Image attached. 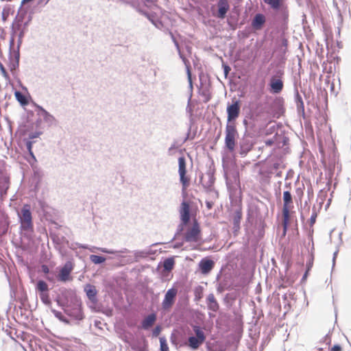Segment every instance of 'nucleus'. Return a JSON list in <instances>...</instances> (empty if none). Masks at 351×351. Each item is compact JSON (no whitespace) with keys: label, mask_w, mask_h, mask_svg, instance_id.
Returning <instances> with one entry per match:
<instances>
[{"label":"nucleus","mask_w":351,"mask_h":351,"mask_svg":"<svg viewBox=\"0 0 351 351\" xmlns=\"http://www.w3.org/2000/svg\"><path fill=\"white\" fill-rule=\"evenodd\" d=\"M156 320V316L154 313L147 316L142 322V327L144 329H148L154 325Z\"/></svg>","instance_id":"obj_17"},{"label":"nucleus","mask_w":351,"mask_h":351,"mask_svg":"<svg viewBox=\"0 0 351 351\" xmlns=\"http://www.w3.org/2000/svg\"><path fill=\"white\" fill-rule=\"evenodd\" d=\"M241 218V212H237V217L235 218V221H239Z\"/></svg>","instance_id":"obj_34"},{"label":"nucleus","mask_w":351,"mask_h":351,"mask_svg":"<svg viewBox=\"0 0 351 351\" xmlns=\"http://www.w3.org/2000/svg\"><path fill=\"white\" fill-rule=\"evenodd\" d=\"M271 173V171H267L265 170L263 168H262L259 171V174L262 176H268Z\"/></svg>","instance_id":"obj_25"},{"label":"nucleus","mask_w":351,"mask_h":351,"mask_svg":"<svg viewBox=\"0 0 351 351\" xmlns=\"http://www.w3.org/2000/svg\"><path fill=\"white\" fill-rule=\"evenodd\" d=\"M27 147H28V149H29V152L32 153L31 152V149H32V143L31 142H29L27 143Z\"/></svg>","instance_id":"obj_38"},{"label":"nucleus","mask_w":351,"mask_h":351,"mask_svg":"<svg viewBox=\"0 0 351 351\" xmlns=\"http://www.w3.org/2000/svg\"><path fill=\"white\" fill-rule=\"evenodd\" d=\"M308 271H309L308 270H306V272H305V274H304L303 278H302V280H305L306 279V278H307V276H308Z\"/></svg>","instance_id":"obj_36"},{"label":"nucleus","mask_w":351,"mask_h":351,"mask_svg":"<svg viewBox=\"0 0 351 351\" xmlns=\"http://www.w3.org/2000/svg\"><path fill=\"white\" fill-rule=\"evenodd\" d=\"M313 258H311V259L307 263V269L306 270H310L313 266Z\"/></svg>","instance_id":"obj_28"},{"label":"nucleus","mask_w":351,"mask_h":351,"mask_svg":"<svg viewBox=\"0 0 351 351\" xmlns=\"http://www.w3.org/2000/svg\"><path fill=\"white\" fill-rule=\"evenodd\" d=\"M160 351H169L167 340L165 337L160 338Z\"/></svg>","instance_id":"obj_23"},{"label":"nucleus","mask_w":351,"mask_h":351,"mask_svg":"<svg viewBox=\"0 0 351 351\" xmlns=\"http://www.w3.org/2000/svg\"><path fill=\"white\" fill-rule=\"evenodd\" d=\"M188 77H189V80L190 81V83H191V71L189 69H188Z\"/></svg>","instance_id":"obj_37"},{"label":"nucleus","mask_w":351,"mask_h":351,"mask_svg":"<svg viewBox=\"0 0 351 351\" xmlns=\"http://www.w3.org/2000/svg\"><path fill=\"white\" fill-rule=\"evenodd\" d=\"M40 297L41 300L45 304L50 303V299H49V296L48 292L40 293Z\"/></svg>","instance_id":"obj_24"},{"label":"nucleus","mask_w":351,"mask_h":351,"mask_svg":"<svg viewBox=\"0 0 351 351\" xmlns=\"http://www.w3.org/2000/svg\"><path fill=\"white\" fill-rule=\"evenodd\" d=\"M240 108L239 101H233L232 104L227 106L228 123H234L240 114Z\"/></svg>","instance_id":"obj_7"},{"label":"nucleus","mask_w":351,"mask_h":351,"mask_svg":"<svg viewBox=\"0 0 351 351\" xmlns=\"http://www.w3.org/2000/svg\"><path fill=\"white\" fill-rule=\"evenodd\" d=\"M265 22V17L262 14H257L254 16L252 22V27L256 29H260L262 27V25Z\"/></svg>","instance_id":"obj_16"},{"label":"nucleus","mask_w":351,"mask_h":351,"mask_svg":"<svg viewBox=\"0 0 351 351\" xmlns=\"http://www.w3.org/2000/svg\"><path fill=\"white\" fill-rule=\"evenodd\" d=\"M42 271L45 273V274H48L49 272V267L45 265H43L42 266Z\"/></svg>","instance_id":"obj_29"},{"label":"nucleus","mask_w":351,"mask_h":351,"mask_svg":"<svg viewBox=\"0 0 351 351\" xmlns=\"http://www.w3.org/2000/svg\"><path fill=\"white\" fill-rule=\"evenodd\" d=\"M20 221L21 227L23 230H29L32 228V217L30 211V206L25 204L21 209V213L20 215Z\"/></svg>","instance_id":"obj_6"},{"label":"nucleus","mask_w":351,"mask_h":351,"mask_svg":"<svg viewBox=\"0 0 351 351\" xmlns=\"http://www.w3.org/2000/svg\"><path fill=\"white\" fill-rule=\"evenodd\" d=\"M16 100L23 106H25L28 104L26 97L20 91H16L14 93Z\"/></svg>","instance_id":"obj_20"},{"label":"nucleus","mask_w":351,"mask_h":351,"mask_svg":"<svg viewBox=\"0 0 351 351\" xmlns=\"http://www.w3.org/2000/svg\"><path fill=\"white\" fill-rule=\"evenodd\" d=\"M295 192H296L297 195H298V197H300V199H301L303 196V194H304L303 189L298 188L296 189Z\"/></svg>","instance_id":"obj_27"},{"label":"nucleus","mask_w":351,"mask_h":351,"mask_svg":"<svg viewBox=\"0 0 351 351\" xmlns=\"http://www.w3.org/2000/svg\"><path fill=\"white\" fill-rule=\"evenodd\" d=\"M274 169H278V164H274Z\"/></svg>","instance_id":"obj_40"},{"label":"nucleus","mask_w":351,"mask_h":351,"mask_svg":"<svg viewBox=\"0 0 351 351\" xmlns=\"http://www.w3.org/2000/svg\"><path fill=\"white\" fill-rule=\"evenodd\" d=\"M207 305L208 308L214 312H217L219 310V306L213 293L208 295Z\"/></svg>","instance_id":"obj_15"},{"label":"nucleus","mask_w":351,"mask_h":351,"mask_svg":"<svg viewBox=\"0 0 351 351\" xmlns=\"http://www.w3.org/2000/svg\"><path fill=\"white\" fill-rule=\"evenodd\" d=\"M156 335H158L159 333V330H156Z\"/></svg>","instance_id":"obj_43"},{"label":"nucleus","mask_w":351,"mask_h":351,"mask_svg":"<svg viewBox=\"0 0 351 351\" xmlns=\"http://www.w3.org/2000/svg\"><path fill=\"white\" fill-rule=\"evenodd\" d=\"M178 173L182 190L186 191L190 184V178L186 176V163L184 156L178 158Z\"/></svg>","instance_id":"obj_5"},{"label":"nucleus","mask_w":351,"mask_h":351,"mask_svg":"<svg viewBox=\"0 0 351 351\" xmlns=\"http://www.w3.org/2000/svg\"><path fill=\"white\" fill-rule=\"evenodd\" d=\"M73 269V263L71 261L66 262L60 270L58 276V280L61 282H66L72 280L71 273Z\"/></svg>","instance_id":"obj_9"},{"label":"nucleus","mask_w":351,"mask_h":351,"mask_svg":"<svg viewBox=\"0 0 351 351\" xmlns=\"http://www.w3.org/2000/svg\"><path fill=\"white\" fill-rule=\"evenodd\" d=\"M282 45L286 49L288 45V40L286 38H283L282 40Z\"/></svg>","instance_id":"obj_30"},{"label":"nucleus","mask_w":351,"mask_h":351,"mask_svg":"<svg viewBox=\"0 0 351 351\" xmlns=\"http://www.w3.org/2000/svg\"><path fill=\"white\" fill-rule=\"evenodd\" d=\"M263 1L276 10H279L284 3V0H263Z\"/></svg>","instance_id":"obj_18"},{"label":"nucleus","mask_w":351,"mask_h":351,"mask_svg":"<svg viewBox=\"0 0 351 351\" xmlns=\"http://www.w3.org/2000/svg\"><path fill=\"white\" fill-rule=\"evenodd\" d=\"M225 145L230 152H233L237 145L239 134L235 123H227L226 126Z\"/></svg>","instance_id":"obj_2"},{"label":"nucleus","mask_w":351,"mask_h":351,"mask_svg":"<svg viewBox=\"0 0 351 351\" xmlns=\"http://www.w3.org/2000/svg\"><path fill=\"white\" fill-rule=\"evenodd\" d=\"M178 290L176 288L169 289L165 293L164 300L162 302V307L165 311H169L175 303Z\"/></svg>","instance_id":"obj_8"},{"label":"nucleus","mask_w":351,"mask_h":351,"mask_svg":"<svg viewBox=\"0 0 351 351\" xmlns=\"http://www.w3.org/2000/svg\"><path fill=\"white\" fill-rule=\"evenodd\" d=\"M84 290L86 293V295H87V297L88 298V299L94 303L96 302L97 292L95 287L93 285H87L85 287Z\"/></svg>","instance_id":"obj_14"},{"label":"nucleus","mask_w":351,"mask_h":351,"mask_svg":"<svg viewBox=\"0 0 351 351\" xmlns=\"http://www.w3.org/2000/svg\"><path fill=\"white\" fill-rule=\"evenodd\" d=\"M36 289L40 292V293H46L49 291L47 284L43 280H39L37 282Z\"/></svg>","instance_id":"obj_21"},{"label":"nucleus","mask_w":351,"mask_h":351,"mask_svg":"<svg viewBox=\"0 0 351 351\" xmlns=\"http://www.w3.org/2000/svg\"><path fill=\"white\" fill-rule=\"evenodd\" d=\"M280 75L273 76L270 80L269 86L271 87V90L274 93H279L283 88L284 84L283 82L281 80V77L283 75V72H279Z\"/></svg>","instance_id":"obj_10"},{"label":"nucleus","mask_w":351,"mask_h":351,"mask_svg":"<svg viewBox=\"0 0 351 351\" xmlns=\"http://www.w3.org/2000/svg\"><path fill=\"white\" fill-rule=\"evenodd\" d=\"M214 261L210 259L204 258L199 263L201 272L204 274H208L214 267Z\"/></svg>","instance_id":"obj_13"},{"label":"nucleus","mask_w":351,"mask_h":351,"mask_svg":"<svg viewBox=\"0 0 351 351\" xmlns=\"http://www.w3.org/2000/svg\"><path fill=\"white\" fill-rule=\"evenodd\" d=\"M206 206L208 209H210L212 208V204L210 202H206Z\"/></svg>","instance_id":"obj_39"},{"label":"nucleus","mask_w":351,"mask_h":351,"mask_svg":"<svg viewBox=\"0 0 351 351\" xmlns=\"http://www.w3.org/2000/svg\"><path fill=\"white\" fill-rule=\"evenodd\" d=\"M156 335H158L159 333V330H156Z\"/></svg>","instance_id":"obj_42"},{"label":"nucleus","mask_w":351,"mask_h":351,"mask_svg":"<svg viewBox=\"0 0 351 351\" xmlns=\"http://www.w3.org/2000/svg\"><path fill=\"white\" fill-rule=\"evenodd\" d=\"M230 68L229 66L228 65H225L224 66V73H225V75H227L228 74V73L230 72Z\"/></svg>","instance_id":"obj_31"},{"label":"nucleus","mask_w":351,"mask_h":351,"mask_svg":"<svg viewBox=\"0 0 351 351\" xmlns=\"http://www.w3.org/2000/svg\"><path fill=\"white\" fill-rule=\"evenodd\" d=\"M80 247L81 248H84V249H86L87 247L84 246V245H80Z\"/></svg>","instance_id":"obj_41"},{"label":"nucleus","mask_w":351,"mask_h":351,"mask_svg":"<svg viewBox=\"0 0 351 351\" xmlns=\"http://www.w3.org/2000/svg\"><path fill=\"white\" fill-rule=\"evenodd\" d=\"M184 239L189 243H197L201 241V229L197 220L193 221L192 226L187 227L184 233Z\"/></svg>","instance_id":"obj_3"},{"label":"nucleus","mask_w":351,"mask_h":351,"mask_svg":"<svg viewBox=\"0 0 351 351\" xmlns=\"http://www.w3.org/2000/svg\"><path fill=\"white\" fill-rule=\"evenodd\" d=\"M316 217H317L316 214L313 215L311 216V224H313V223H314L315 222Z\"/></svg>","instance_id":"obj_33"},{"label":"nucleus","mask_w":351,"mask_h":351,"mask_svg":"<svg viewBox=\"0 0 351 351\" xmlns=\"http://www.w3.org/2000/svg\"><path fill=\"white\" fill-rule=\"evenodd\" d=\"M29 335L26 334V333H23L21 335V339L25 341V340H27L28 337H29Z\"/></svg>","instance_id":"obj_32"},{"label":"nucleus","mask_w":351,"mask_h":351,"mask_svg":"<svg viewBox=\"0 0 351 351\" xmlns=\"http://www.w3.org/2000/svg\"><path fill=\"white\" fill-rule=\"evenodd\" d=\"M193 329L195 336H191L188 339V346L193 350H197L206 340L205 333L202 328L193 326Z\"/></svg>","instance_id":"obj_4"},{"label":"nucleus","mask_w":351,"mask_h":351,"mask_svg":"<svg viewBox=\"0 0 351 351\" xmlns=\"http://www.w3.org/2000/svg\"><path fill=\"white\" fill-rule=\"evenodd\" d=\"M218 12L217 16L219 19H224L227 12L229 10L230 5L227 0H219L218 2Z\"/></svg>","instance_id":"obj_12"},{"label":"nucleus","mask_w":351,"mask_h":351,"mask_svg":"<svg viewBox=\"0 0 351 351\" xmlns=\"http://www.w3.org/2000/svg\"><path fill=\"white\" fill-rule=\"evenodd\" d=\"M283 206L282 210V225L283 227L282 237H285L288 227L290 224L291 215L294 213L292 211L293 208V202L292 195L290 191H286L283 193Z\"/></svg>","instance_id":"obj_1"},{"label":"nucleus","mask_w":351,"mask_h":351,"mask_svg":"<svg viewBox=\"0 0 351 351\" xmlns=\"http://www.w3.org/2000/svg\"><path fill=\"white\" fill-rule=\"evenodd\" d=\"M90 261L95 264H100L106 261V258L98 255H90Z\"/></svg>","instance_id":"obj_22"},{"label":"nucleus","mask_w":351,"mask_h":351,"mask_svg":"<svg viewBox=\"0 0 351 351\" xmlns=\"http://www.w3.org/2000/svg\"><path fill=\"white\" fill-rule=\"evenodd\" d=\"M174 264H175L174 258L173 257L168 258L164 261V263H163L164 269L167 271H171L173 269Z\"/></svg>","instance_id":"obj_19"},{"label":"nucleus","mask_w":351,"mask_h":351,"mask_svg":"<svg viewBox=\"0 0 351 351\" xmlns=\"http://www.w3.org/2000/svg\"><path fill=\"white\" fill-rule=\"evenodd\" d=\"M180 246H181V245H176L175 247H180Z\"/></svg>","instance_id":"obj_44"},{"label":"nucleus","mask_w":351,"mask_h":351,"mask_svg":"<svg viewBox=\"0 0 351 351\" xmlns=\"http://www.w3.org/2000/svg\"><path fill=\"white\" fill-rule=\"evenodd\" d=\"M330 351H342V348L340 345H335L330 349Z\"/></svg>","instance_id":"obj_26"},{"label":"nucleus","mask_w":351,"mask_h":351,"mask_svg":"<svg viewBox=\"0 0 351 351\" xmlns=\"http://www.w3.org/2000/svg\"><path fill=\"white\" fill-rule=\"evenodd\" d=\"M195 298L197 300L201 299L202 298V293L200 292V293H196L195 294Z\"/></svg>","instance_id":"obj_35"},{"label":"nucleus","mask_w":351,"mask_h":351,"mask_svg":"<svg viewBox=\"0 0 351 351\" xmlns=\"http://www.w3.org/2000/svg\"><path fill=\"white\" fill-rule=\"evenodd\" d=\"M180 215L182 225L186 226L190 220V206L186 202L181 204Z\"/></svg>","instance_id":"obj_11"}]
</instances>
